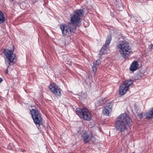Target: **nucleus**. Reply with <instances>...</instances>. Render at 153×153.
Masks as SVG:
<instances>
[{
    "label": "nucleus",
    "instance_id": "f257e3e1",
    "mask_svg": "<svg viewBox=\"0 0 153 153\" xmlns=\"http://www.w3.org/2000/svg\"><path fill=\"white\" fill-rule=\"evenodd\" d=\"M130 121V119L126 114H121L117 119L115 125L116 129L120 132L124 131L127 129Z\"/></svg>",
    "mask_w": 153,
    "mask_h": 153
},
{
    "label": "nucleus",
    "instance_id": "f03ea898",
    "mask_svg": "<svg viewBox=\"0 0 153 153\" xmlns=\"http://www.w3.org/2000/svg\"><path fill=\"white\" fill-rule=\"evenodd\" d=\"M117 49L121 56L125 59L128 58L132 53V50L128 42L126 41L120 42L117 46Z\"/></svg>",
    "mask_w": 153,
    "mask_h": 153
},
{
    "label": "nucleus",
    "instance_id": "7ed1b4c3",
    "mask_svg": "<svg viewBox=\"0 0 153 153\" xmlns=\"http://www.w3.org/2000/svg\"><path fill=\"white\" fill-rule=\"evenodd\" d=\"M84 13V12L83 10H76L73 15L71 16L69 24L72 26L75 27L76 29L77 27L81 25V17H82Z\"/></svg>",
    "mask_w": 153,
    "mask_h": 153
},
{
    "label": "nucleus",
    "instance_id": "20e7f679",
    "mask_svg": "<svg viewBox=\"0 0 153 153\" xmlns=\"http://www.w3.org/2000/svg\"><path fill=\"white\" fill-rule=\"evenodd\" d=\"M76 111L80 117L86 120H90L92 118V115L91 112L86 108H84L82 109L77 108Z\"/></svg>",
    "mask_w": 153,
    "mask_h": 153
},
{
    "label": "nucleus",
    "instance_id": "39448f33",
    "mask_svg": "<svg viewBox=\"0 0 153 153\" xmlns=\"http://www.w3.org/2000/svg\"><path fill=\"white\" fill-rule=\"evenodd\" d=\"M30 112L35 123L36 125H42V123L41 115L38 110L36 108L32 109Z\"/></svg>",
    "mask_w": 153,
    "mask_h": 153
},
{
    "label": "nucleus",
    "instance_id": "423d86ee",
    "mask_svg": "<svg viewBox=\"0 0 153 153\" xmlns=\"http://www.w3.org/2000/svg\"><path fill=\"white\" fill-rule=\"evenodd\" d=\"M133 81L131 80H126L121 85L120 87V94L123 95L129 90L130 87L133 86Z\"/></svg>",
    "mask_w": 153,
    "mask_h": 153
},
{
    "label": "nucleus",
    "instance_id": "0eeeda50",
    "mask_svg": "<svg viewBox=\"0 0 153 153\" xmlns=\"http://www.w3.org/2000/svg\"><path fill=\"white\" fill-rule=\"evenodd\" d=\"M13 51L9 50L8 49H6L4 50L3 53L4 55L5 61L6 64L8 63L9 66L13 63V60L15 58V55L13 54Z\"/></svg>",
    "mask_w": 153,
    "mask_h": 153
},
{
    "label": "nucleus",
    "instance_id": "6e6552de",
    "mask_svg": "<svg viewBox=\"0 0 153 153\" xmlns=\"http://www.w3.org/2000/svg\"><path fill=\"white\" fill-rule=\"evenodd\" d=\"M75 27L71 26L69 23L68 25L64 24L60 26L62 33L64 36H69L71 33H74L76 30Z\"/></svg>",
    "mask_w": 153,
    "mask_h": 153
},
{
    "label": "nucleus",
    "instance_id": "1a4fd4ad",
    "mask_svg": "<svg viewBox=\"0 0 153 153\" xmlns=\"http://www.w3.org/2000/svg\"><path fill=\"white\" fill-rule=\"evenodd\" d=\"M49 90L57 97L61 96V89L54 83H51L49 86Z\"/></svg>",
    "mask_w": 153,
    "mask_h": 153
},
{
    "label": "nucleus",
    "instance_id": "9d476101",
    "mask_svg": "<svg viewBox=\"0 0 153 153\" xmlns=\"http://www.w3.org/2000/svg\"><path fill=\"white\" fill-rule=\"evenodd\" d=\"M112 105L113 104L111 102H110L109 105L104 108L102 110L103 114L106 116L109 115L111 111Z\"/></svg>",
    "mask_w": 153,
    "mask_h": 153
},
{
    "label": "nucleus",
    "instance_id": "9b49d317",
    "mask_svg": "<svg viewBox=\"0 0 153 153\" xmlns=\"http://www.w3.org/2000/svg\"><path fill=\"white\" fill-rule=\"evenodd\" d=\"M111 35H108L105 42L103 45L102 48L101 50V51L102 49H105L107 48V46L109 45L111 42Z\"/></svg>",
    "mask_w": 153,
    "mask_h": 153
},
{
    "label": "nucleus",
    "instance_id": "f8f14e48",
    "mask_svg": "<svg viewBox=\"0 0 153 153\" xmlns=\"http://www.w3.org/2000/svg\"><path fill=\"white\" fill-rule=\"evenodd\" d=\"M101 63L100 60H97L95 62L93 63V66L92 67L93 71L94 74H95L97 71V67H98Z\"/></svg>",
    "mask_w": 153,
    "mask_h": 153
},
{
    "label": "nucleus",
    "instance_id": "ddd939ff",
    "mask_svg": "<svg viewBox=\"0 0 153 153\" xmlns=\"http://www.w3.org/2000/svg\"><path fill=\"white\" fill-rule=\"evenodd\" d=\"M138 64L137 61H134L131 64L130 69L132 71L136 70L138 68Z\"/></svg>",
    "mask_w": 153,
    "mask_h": 153
},
{
    "label": "nucleus",
    "instance_id": "4468645a",
    "mask_svg": "<svg viewBox=\"0 0 153 153\" xmlns=\"http://www.w3.org/2000/svg\"><path fill=\"white\" fill-rule=\"evenodd\" d=\"M82 137L83 140L84 141L85 143H88L90 139L91 140L92 139V137H91L90 139L88 134L86 133L83 134L82 136Z\"/></svg>",
    "mask_w": 153,
    "mask_h": 153
},
{
    "label": "nucleus",
    "instance_id": "2eb2a0df",
    "mask_svg": "<svg viewBox=\"0 0 153 153\" xmlns=\"http://www.w3.org/2000/svg\"><path fill=\"white\" fill-rule=\"evenodd\" d=\"M5 18L3 13L0 12V23H3L5 22Z\"/></svg>",
    "mask_w": 153,
    "mask_h": 153
},
{
    "label": "nucleus",
    "instance_id": "dca6fc26",
    "mask_svg": "<svg viewBox=\"0 0 153 153\" xmlns=\"http://www.w3.org/2000/svg\"><path fill=\"white\" fill-rule=\"evenodd\" d=\"M104 103V101L102 99H101L99 101L97 102V105L100 106L102 105Z\"/></svg>",
    "mask_w": 153,
    "mask_h": 153
},
{
    "label": "nucleus",
    "instance_id": "f3484780",
    "mask_svg": "<svg viewBox=\"0 0 153 153\" xmlns=\"http://www.w3.org/2000/svg\"><path fill=\"white\" fill-rule=\"evenodd\" d=\"M117 7L118 8V10H121L123 8V5L120 4L119 6V4L117 5Z\"/></svg>",
    "mask_w": 153,
    "mask_h": 153
},
{
    "label": "nucleus",
    "instance_id": "a211bd4d",
    "mask_svg": "<svg viewBox=\"0 0 153 153\" xmlns=\"http://www.w3.org/2000/svg\"><path fill=\"white\" fill-rule=\"evenodd\" d=\"M149 48L150 49H151V51L153 49V45L152 44H151L149 46Z\"/></svg>",
    "mask_w": 153,
    "mask_h": 153
},
{
    "label": "nucleus",
    "instance_id": "6ab92c4d",
    "mask_svg": "<svg viewBox=\"0 0 153 153\" xmlns=\"http://www.w3.org/2000/svg\"><path fill=\"white\" fill-rule=\"evenodd\" d=\"M3 80L2 78H0V83Z\"/></svg>",
    "mask_w": 153,
    "mask_h": 153
},
{
    "label": "nucleus",
    "instance_id": "aec40b11",
    "mask_svg": "<svg viewBox=\"0 0 153 153\" xmlns=\"http://www.w3.org/2000/svg\"><path fill=\"white\" fill-rule=\"evenodd\" d=\"M5 73L7 74H8V68H7V69L6 70V71L5 72Z\"/></svg>",
    "mask_w": 153,
    "mask_h": 153
},
{
    "label": "nucleus",
    "instance_id": "412c9836",
    "mask_svg": "<svg viewBox=\"0 0 153 153\" xmlns=\"http://www.w3.org/2000/svg\"><path fill=\"white\" fill-rule=\"evenodd\" d=\"M11 0L12 1H14V0Z\"/></svg>",
    "mask_w": 153,
    "mask_h": 153
},
{
    "label": "nucleus",
    "instance_id": "4be33fe9",
    "mask_svg": "<svg viewBox=\"0 0 153 153\" xmlns=\"http://www.w3.org/2000/svg\"><path fill=\"white\" fill-rule=\"evenodd\" d=\"M116 2H117V0H116Z\"/></svg>",
    "mask_w": 153,
    "mask_h": 153
},
{
    "label": "nucleus",
    "instance_id": "5701e85b",
    "mask_svg": "<svg viewBox=\"0 0 153 153\" xmlns=\"http://www.w3.org/2000/svg\"><path fill=\"white\" fill-rule=\"evenodd\" d=\"M132 153H135V152H133Z\"/></svg>",
    "mask_w": 153,
    "mask_h": 153
}]
</instances>
